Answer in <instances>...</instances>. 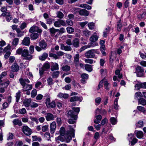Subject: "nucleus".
Here are the masks:
<instances>
[{"instance_id":"nucleus-1","label":"nucleus","mask_w":146,"mask_h":146,"mask_svg":"<svg viewBox=\"0 0 146 146\" xmlns=\"http://www.w3.org/2000/svg\"><path fill=\"white\" fill-rule=\"evenodd\" d=\"M72 110H69L68 113V115L70 117L74 118L76 120L77 118V115L80 111V108L73 107Z\"/></svg>"},{"instance_id":"nucleus-2","label":"nucleus","mask_w":146,"mask_h":146,"mask_svg":"<svg viewBox=\"0 0 146 146\" xmlns=\"http://www.w3.org/2000/svg\"><path fill=\"white\" fill-rule=\"evenodd\" d=\"M75 131V130L73 128H70L69 133L68 134H65L64 136L66 142L69 143L71 140L72 136L73 137L74 136Z\"/></svg>"},{"instance_id":"nucleus-3","label":"nucleus","mask_w":146,"mask_h":146,"mask_svg":"<svg viewBox=\"0 0 146 146\" xmlns=\"http://www.w3.org/2000/svg\"><path fill=\"white\" fill-rule=\"evenodd\" d=\"M21 55L24 58L23 59L26 60H31L33 57L32 55L29 54L28 50L26 49L23 50Z\"/></svg>"},{"instance_id":"nucleus-4","label":"nucleus","mask_w":146,"mask_h":146,"mask_svg":"<svg viewBox=\"0 0 146 146\" xmlns=\"http://www.w3.org/2000/svg\"><path fill=\"white\" fill-rule=\"evenodd\" d=\"M46 105L48 108H53L56 106V103L54 101H53L50 102V100L49 98H47L45 102Z\"/></svg>"},{"instance_id":"nucleus-5","label":"nucleus","mask_w":146,"mask_h":146,"mask_svg":"<svg viewBox=\"0 0 146 146\" xmlns=\"http://www.w3.org/2000/svg\"><path fill=\"white\" fill-rule=\"evenodd\" d=\"M135 73H136L137 76L142 77L143 75L144 69L140 66H138L136 69Z\"/></svg>"},{"instance_id":"nucleus-6","label":"nucleus","mask_w":146,"mask_h":146,"mask_svg":"<svg viewBox=\"0 0 146 146\" xmlns=\"http://www.w3.org/2000/svg\"><path fill=\"white\" fill-rule=\"evenodd\" d=\"M54 25L56 27H59L61 26H65L66 23L65 21L62 20L58 19L55 21L54 23Z\"/></svg>"},{"instance_id":"nucleus-7","label":"nucleus","mask_w":146,"mask_h":146,"mask_svg":"<svg viewBox=\"0 0 146 146\" xmlns=\"http://www.w3.org/2000/svg\"><path fill=\"white\" fill-rule=\"evenodd\" d=\"M22 131L25 135L29 136L31 135L32 133L31 129L26 125L24 126L22 128Z\"/></svg>"},{"instance_id":"nucleus-8","label":"nucleus","mask_w":146,"mask_h":146,"mask_svg":"<svg viewBox=\"0 0 146 146\" xmlns=\"http://www.w3.org/2000/svg\"><path fill=\"white\" fill-rule=\"evenodd\" d=\"M29 32L31 33H33L34 32H36L38 33H41L42 30L40 29L39 28L36 26L34 25L31 27L29 29Z\"/></svg>"},{"instance_id":"nucleus-9","label":"nucleus","mask_w":146,"mask_h":146,"mask_svg":"<svg viewBox=\"0 0 146 146\" xmlns=\"http://www.w3.org/2000/svg\"><path fill=\"white\" fill-rule=\"evenodd\" d=\"M98 44L96 43L94 44L91 43L90 44H88L87 45H85L82 46L80 49H79V51L81 52L83 51L84 50L86 49L90 48L91 47H94L98 45Z\"/></svg>"},{"instance_id":"nucleus-10","label":"nucleus","mask_w":146,"mask_h":146,"mask_svg":"<svg viewBox=\"0 0 146 146\" xmlns=\"http://www.w3.org/2000/svg\"><path fill=\"white\" fill-rule=\"evenodd\" d=\"M85 56L87 58H96L97 57H95V55L92 52L91 50L86 52L85 54Z\"/></svg>"},{"instance_id":"nucleus-11","label":"nucleus","mask_w":146,"mask_h":146,"mask_svg":"<svg viewBox=\"0 0 146 146\" xmlns=\"http://www.w3.org/2000/svg\"><path fill=\"white\" fill-rule=\"evenodd\" d=\"M80 55L77 54L74 56L73 63L74 64L76 67L78 66L79 64Z\"/></svg>"},{"instance_id":"nucleus-12","label":"nucleus","mask_w":146,"mask_h":146,"mask_svg":"<svg viewBox=\"0 0 146 146\" xmlns=\"http://www.w3.org/2000/svg\"><path fill=\"white\" fill-rule=\"evenodd\" d=\"M98 37V36L96 35V33H94L90 38V40L91 42L89 44H90L91 43L93 44L96 43L98 44L97 43L94 42L97 41Z\"/></svg>"},{"instance_id":"nucleus-13","label":"nucleus","mask_w":146,"mask_h":146,"mask_svg":"<svg viewBox=\"0 0 146 146\" xmlns=\"http://www.w3.org/2000/svg\"><path fill=\"white\" fill-rule=\"evenodd\" d=\"M50 132L51 134H53L54 133L56 127V122L55 121L52 122L50 124Z\"/></svg>"},{"instance_id":"nucleus-14","label":"nucleus","mask_w":146,"mask_h":146,"mask_svg":"<svg viewBox=\"0 0 146 146\" xmlns=\"http://www.w3.org/2000/svg\"><path fill=\"white\" fill-rule=\"evenodd\" d=\"M22 44L25 46H29L30 44V39L29 37H25L23 40Z\"/></svg>"},{"instance_id":"nucleus-15","label":"nucleus","mask_w":146,"mask_h":146,"mask_svg":"<svg viewBox=\"0 0 146 146\" xmlns=\"http://www.w3.org/2000/svg\"><path fill=\"white\" fill-rule=\"evenodd\" d=\"M79 39L78 38H75L72 41V44L75 47H78L79 46Z\"/></svg>"},{"instance_id":"nucleus-16","label":"nucleus","mask_w":146,"mask_h":146,"mask_svg":"<svg viewBox=\"0 0 146 146\" xmlns=\"http://www.w3.org/2000/svg\"><path fill=\"white\" fill-rule=\"evenodd\" d=\"M60 48L62 50H64L66 51H70L72 50L71 47L69 46H64L63 44H60Z\"/></svg>"},{"instance_id":"nucleus-17","label":"nucleus","mask_w":146,"mask_h":146,"mask_svg":"<svg viewBox=\"0 0 146 146\" xmlns=\"http://www.w3.org/2000/svg\"><path fill=\"white\" fill-rule=\"evenodd\" d=\"M69 96V94H64L60 92L57 95V97L60 98L67 99Z\"/></svg>"},{"instance_id":"nucleus-18","label":"nucleus","mask_w":146,"mask_h":146,"mask_svg":"<svg viewBox=\"0 0 146 146\" xmlns=\"http://www.w3.org/2000/svg\"><path fill=\"white\" fill-rule=\"evenodd\" d=\"M54 117L53 115L50 113H48L46 114V119L47 121L53 120L54 119Z\"/></svg>"},{"instance_id":"nucleus-19","label":"nucleus","mask_w":146,"mask_h":146,"mask_svg":"<svg viewBox=\"0 0 146 146\" xmlns=\"http://www.w3.org/2000/svg\"><path fill=\"white\" fill-rule=\"evenodd\" d=\"M31 101V98L25 99L23 102V104L25 107H29L30 106V104Z\"/></svg>"},{"instance_id":"nucleus-20","label":"nucleus","mask_w":146,"mask_h":146,"mask_svg":"<svg viewBox=\"0 0 146 146\" xmlns=\"http://www.w3.org/2000/svg\"><path fill=\"white\" fill-rule=\"evenodd\" d=\"M79 14L81 15L87 16L88 15L89 12L85 9H82L80 11Z\"/></svg>"},{"instance_id":"nucleus-21","label":"nucleus","mask_w":146,"mask_h":146,"mask_svg":"<svg viewBox=\"0 0 146 146\" xmlns=\"http://www.w3.org/2000/svg\"><path fill=\"white\" fill-rule=\"evenodd\" d=\"M32 88L31 85L26 84L23 87V91H26L31 90Z\"/></svg>"},{"instance_id":"nucleus-22","label":"nucleus","mask_w":146,"mask_h":146,"mask_svg":"<svg viewBox=\"0 0 146 146\" xmlns=\"http://www.w3.org/2000/svg\"><path fill=\"white\" fill-rule=\"evenodd\" d=\"M58 69L59 66L58 64L57 63H53L51 66V70L52 71H53L54 70H58Z\"/></svg>"},{"instance_id":"nucleus-23","label":"nucleus","mask_w":146,"mask_h":146,"mask_svg":"<svg viewBox=\"0 0 146 146\" xmlns=\"http://www.w3.org/2000/svg\"><path fill=\"white\" fill-rule=\"evenodd\" d=\"M146 16V11L143 12L141 14H139L137 16V17L139 19L141 20L145 19Z\"/></svg>"},{"instance_id":"nucleus-24","label":"nucleus","mask_w":146,"mask_h":146,"mask_svg":"<svg viewBox=\"0 0 146 146\" xmlns=\"http://www.w3.org/2000/svg\"><path fill=\"white\" fill-rule=\"evenodd\" d=\"M104 84L105 89L108 91L110 89V85L107 80H104Z\"/></svg>"},{"instance_id":"nucleus-25","label":"nucleus","mask_w":146,"mask_h":146,"mask_svg":"<svg viewBox=\"0 0 146 146\" xmlns=\"http://www.w3.org/2000/svg\"><path fill=\"white\" fill-rule=\"evenodd\" d=\"M11 69L13 71L16 72L18 70L19 67L17 63H14L11 66Z\"/></svg>"},{"instance_id":"nucleus-26","label":"nucleus","mask_w":146,"mask_h":146,"mask_svg":"<svg viewBox=\"0 0 146 146\" xmlns=\"http://www.w3.org/2000/svg\"><path fill=\"white\" fill-rule=\"evenodd\" d=\"M110 29L109 27H108L106 28L103 32V36L105 37H106L108 34L110 32Z\"/></svg>"},{"instance_id":"nucleus-27","label":"nucleus","mask_w":146,"mask_h":146,"mask_svg":"<svg viewBox=\"0 0 146 146\" xmlns=\"http://www.w3.org/2000/svg\"><path fill=\"white\" fill-rule=\"evenodd\" d=\"M39 46L42 49H44L46 48L47 44L44 41L42 40L39 42Z\"/></svg>"},{"instance_id":"nucleus-28","label":"nucleus","mask_w":146,"mask_h":146,"mask_svg":"<svg viewBox=\"0 0 146 146\" xmlns=\"http://www.w3.org/2000/svg\"><path fill=\"white\" fill-rule=\"evenodd\" d=\"M78 101H79L80 102L82 101L80 98L78 96H73L72 97L70 100V101L71 102H74Z\"/></svg>"},{"instance_id":"nucleus-29","label":"nucleus","mask_w":146,"mask_h":146,"mask_svg":"<svg viewBox=\"0 0 146 146\" xmlns=\"http://www.w3.org/2000/svg\"><path fill=\"white\" fill-rule=\"evenodd\" d=\"M13 123L14 125H18L20 126L22 125V123L21 121L19 120L18 119H15L13 121Z\"/></svg>"},{"instance_id":"nucleus-30","label":"nucleus","mask_w":146,"mask_h":146,"mask_svg":"<svg viewBox=\"0 0 146 146\" xmlns=\"http://www.w3.org/2000/svg\"><path fill=\"white\" fill-rule=\"evenodd\" d=\"M136 136L137 138L141 139L143 136V133L141 131H138L136 133Z\"/></svg>"},{"instance_id":"nucleus-31","label":"nucleus","mask_w":146,"mask_h":146,"mask_svg":"<svg viewBox=\"0 0 146 146\" xmlns=\"http://www.w3.org/2000/svg\"><path fill=\"white\" fill-rule=\"evenodd\" d=\"M48 54L46 53H44L42 55L39 56V59L41 60H44L48 57Z\"/></svg>"},{"instance_id":"nucleus-32","label":"nucleus","mask_w":146,"mask_h":146,"mask_svg":"<svg viewBox=\"0 0 146 146\" xmlns=\"http://www.w3.org/2000/svg\"><path fill=\"white\" fill-rule=\"evenodd\" d=\"M138 102L139 104L143 106L146 105V100L143 98H141L138 99Z\"/></svg>"},{"instance_id":"nucleus-33","label":"nucleus","mask_w":146,"mask_h":146,"mask_svg":"<svg viewBox=\"0 0 146 146\" xmlns=\"http://www.w3.org/2000/svg\"><path fill=\"white\" fill-rule=\"evenodd\" d=\"M122 27V25L121 22V21L120 20L117 23V28L118 31L119 32L121 31Z\"/></svg>"},{"instance_id":"nucleus-34","label":"nucleus","mask_w":146,"mask_h":146,"mask_svg":"<svg viewBox=\"0 0 146 146\" xmlns=\"http://www.w3.org/2000/svg\"><path fill=\"white\" fill-rule=\"evenodd\" d=\"M61 69L63 71L67 72L70 70V67L68 65H66L62 66V67Z\"/></svg>"},{"instance_id":"nucleus-35","label":"nucleus","mask_w":146,"mask_h":146,"mask_svg":"<svg viewBox=\"0 0 146 146\" xmlns=\"http://www.w3.org/2000/svg\"><path fill=\"white\" fill-rule=\"evenodd\" d=\"M85 68L86 70L89 72H91L92 70V65L86 64L85 66Z\"/></svg>"},{"instance_id":"nucleus-36","label":"nucleus","mask_w":146,"mask_h":146,"mask_svg":"<svg viewBox=\"0 0 146 146\" xmlns=\"http://www.w3.org/2000/svg\"><path fill=\"white\" fill-rule=\"evenodd\" d=\"M67 33L69 34H71L74 32V29L70 27H68L66 28Z\"/></svg>"},{"instance_id":"nucleus-37","label":"nucleus","mask_w":146,"mask_h":146,"mask_svg":"<svg viewBox=\"0 0 146 146\" xmlns=\"http://www.w3.org/2000/svg\"><path fill=\"white\" fill-rule=\"evenodd\" d=\"M38 36V34L37 33H32L31 35V37L33 40H35Z\"/></svg>"},{"instance_id":"nucleus-38","label":"nucleus","mask_w":146,"mask_h":146,"mask_svg":"<svg viewBox=\"0 0 146 146\" xmlns=\"http://www.w3.org/2000/svg\"><path fill=\"white\" fill-rule=\"evenodd\" d=\"M88 27L90 29H95V24L93 22H91L89 23L88 24Z\"/></svg>"},{"instance_id":"nucleus-39","label":"nucleus","mask_w":146,"mask_h":146,"mask_svg":"<svg viewBox=\"0 0 146 146\" xmlns=\"http://www.w3.org/2000/svg\"><path fill=\"white\" fill-rule=\"evenodd\" d=\"M33 141H38L39 142L40 141L42 140L41 138L40 137H38L37 136L35 135L32 137Z\"/></svg>"},{"instance_id":"nucleus-40","label":"nucleus","mask_w":146,"mask_h":146,"mask_svg":"<svg viewBox=\"0 0 146 146\" xmlns=\"http://www.w3.org/2000/svg\"><path fill=\"white\" fill-rule=\"evenodd\" d=\"M21 92L19 90L18 92L16 94L15 97L16 99V102H19L21 96Z\"/></svg>"},{"instance_id":"nucleus-41","label":"nucleus","mask_w":146,"mask_h":146,"mask_svg":"<svg viewBox=\"0 0 146 146\" xmlns=\"http://www.w3.org/2000/svg\"><path fill=\"white\" fill-rule=\"evenodd\" d=\"M80 7L86 9L88 10H90L91 9V7L90 6L86 4H81L80 5Z\"/></svg>"},{"instance_id":"nucleus-42","label":"nucleus","mask_w":146,"mask_h":146,"mask_svg":"<svg viewBox=\"0 0 146 146\" xmlns=\"http://www.w3.org/2000/svg\"><path fill=\"white\" fill-rule=\"evenodd\" d=\"M57 17L60 19H62L64 17V14L61 11H58L56 13Z\"/></svg>"},{"instance_id":"nucleus-43","label":"nucleus","mask_w":146,"mask_h":146,"mask_svg":"<svg viewBox=\"0 0 146 146\" xmlns=\"http://www.w3.org/2000/svg\"><path fill=\"white\" fill-rule=\"evenodd\" d=\"M115 74L116 75H118V78H121L122 77V75L120 73V70H116L115 72Z\"/></svg>"},{"instance_id":"nucleus-44","label":"nucleus","mask_w":146,"mask_h":146,"mask_svg":"<svg viewBox=\"0 0 146 146\" xmlns=\"http://www.w3.org/2000/svg\"><path fill=\"white\" fill-rule=\"evenodd\" d=\"M19 39L18 38H15L13 40L12 42V44L13 46H16L18 44Z\"/></svg>"},{"instance_id":"nucleus-45","label":"nucleus","mask_w":146,"mask_h":146,"mask_svg":"<svg viewBox=\"0 0 146 146\" xmlns=\"http://www.w3.org/2000/svg\"><path fill=\"white\" fill-rule=\"evenodd\" d=\"M14 136V134L12 133H9L7 137V140H11L13 138Z\"/></svg>"},{"instance_id":"nucleus-46","label":"nucleus","mask_w":146,"mask_h":146,"mask_svg":"<svg viewBox=\"0 0 146 146\" xmlns=\"http://www.w3.org/2000/svg\"><path fill=\"white\" fill-rule=\"evenodd\" d=\"M83 33L86 37H88L90 35V32L86 29L83 31Z\"/></svg>"},{"instance_id":"nucleus-47","label":"nucleus","mask_w":146,"mask_h":146,"mask_svg":"<svg viewBox=\"0 0 146 146\" xmlns=\"http://www.w3.org/2000/svg\"><path fill=\"white\" fill-rule=\"evenodd\" d=\"M110 122L112 125H115L117 123V120L114 117H111L110 118Z\"/></svg>"},{"instance_id":"nucleus-48","label":"nucleus","mask_w":146,"mask_h":146,"mask_svg":"<svg viewBox=\"0 0 146 146\" xmlns=\"http://www.w3.org/2000/svg\"><path fill=\"white\" fill-rule=\"evenodd\" d=\"M59 30L58 29H55L53 27L50 28L49 29V31L50 32L54 34L56 32L59 31Z\"/></svg>"},{"instance_id":"nucleus-49","label":"nucleus","mask_w":146,"mask_h":146,"mask_svg":"<svg viewBox=\"0 0 146 146\" xmlns=\"http://www.w3.org/2000/svg\"><path fill=\"white\" fill-rule=\"evenodd\" d=\"M142 95L141 92H136L135 95V98L138 99L139 97H142Z\"/></svg>"},{"instance_id":"nucleus-50","label":"nucleus","mask_w":146,"mask_h":146,"mask_svg":"<svg viewBox=\"0 0 146 146\" xmlns=\"http://www.w3.org/2000/svg\"><path fill=\"white\" fill-rule=\"evenodd\" d=\"M60 72L59 71L54 72L52 74V76L53 78H56L58 77Z\"/></svg>"},{"instance_id":"nucleus-51","label":"nucleus","mask_w":146,"mask_h":146,"mask_svg":"<svg viewBox=\"0 0 146 146\" xmlns=\"http://www.w3.org/2000/svg\"><path fill=\"white\" fill-rule=\"evenodd\" d=\"M60 135L62 136H64L65 135V128L63 127H62L60 129Z\"/></svg>"},{"instance_id":"nucleus-52","label":"nucleus","mask_w":146,"mask_h":146,"mask_svg":"<svg viewBox=\"0 0 146 146\" xmlns=\"http://www.w3.org/2000/svg\"><path fill=\"white\" fill-rule=\"evenodd\" d=\"M105 47H104V46H100V50L102 55L103 56H105L106 55V52H105Z\"/></svg>"},{"instance_id":"nucleus-53","label":"nucleus","mask_w":146,"mask_h":146,"mask_svg":"<svg viewBox=\"0 0 146 146\" xmlns=\"http://www.w3.org/2000/svg\"><path fill=\"white\" fill-rule=\"evenodd\" d=\"M10 82L9 81H7L6 82L3 83L1 84V85H2L3 87L4 88H6L8 86V85L9 84Z\"/></svg>"},{"instance_id":"nucleus-54","label":"nucleus","mask_w":146,"mask_h":146,"mask_svg":"<svg viewBox=\"0 0 146 146\" xmlns=\"http://www.w3.org/2000/svg\"><path fill=\"white\" fill-rule=\"evenodd\" d=\"M48 125H47L43 126L42 127V131L43 132H45L47 131L48 130Z\"/></svg>"},{"instance_id":"nucleus-55","label":"nucleus","mask_w":146,"mask_h":146,"mask_svg":"<svg viewBox=\"0 0 146 146\" xmlns=\"http://www.w3.org/2000/svg\"><path fill=\"white\" fill-rule=\"evenodd\" d=\"M54 20L51 18H49L46 20V23L48 24H51Z\"/></svg>"},{"instance_id":"nucleus-56","label":"nucleus","mask_w":146,"mask_h":146,"mask_svg":"<svg viewBox=\"0 0 146 146\" xmlns=\"http://www.w3.org/2000/svg\"><path fill=\"white\" fill-rule=\"evenodd\" d=\"M63 102L62 101H58L56 102V106L59 109L62 107Z\"/></svg>"},{"instance_id":"nucleus-57","label":"nucleus","mask_w":146,"mask_h":146,"mask_svg":"<svg viewBox=\"0 0 146 146\" xmlns=\"http://www.w3.org/2000/svg\"><path fill=\"white\" fill-rule=\"evenodd\" d=\"M36 90L35 89H34L33 90L31 93V97L32 98H34L36 96Z\"/></svg>"},{"instance_id":"nucleus-58","label":"nucleus","mask_w":146,"mask_h":146,"mask_svg":"<svg viewBox=\"0 0 146 146\" xmlns=\"http://www.w3.org/2000/svg\"><path fill=\"white\" fill-rule=\"evenodd\" d=\"M143 122L142 121H139L136 124L137 127H141L143 126Z\"/></svg>"},{"instance_id":"nucleus-59","label":"nucleus","mask_w":146,"mask_h":146,"mask_svg":"<svg viewBox=\"0 0 146 146\" xmlns=\"http://www.w3.org/2000/svg\"><path fill=\"white\" fill-rule=\"evenodd\" d=\"M101 98L100 97L96 98L95 100L96 105L97 106L99 105L101 102Z\"/></svg>"},{"instance_id":"nucleus-60","label":"nucleus","mask_w":146,"mask_h":146,"mask_svg":"<svg viewBox=\"0 0 146 146\" xmlns=\"http://www.w3.org/2000/svg\"><path fill=\"white\" fill-rule=\"evenodd\" d=\"M44 137L46 138V139L49 140L50 139V135L48 132H46L44 134Z\"/></svg>"},{"instance_id":"nucleus-61","label":"nucleus","mask_w":146,"mask_h":146,"mask_svg":"<svg viewBox=\"0 0 146 146\" xmlns=\"http://www.w3.org/2000/svg\"><path fill=\"white\" fill-rule=\"evenodd\" d=\"M6 19L7 21L8 22H9L12 19V17L10 13H9L8 15L6 16Z\"/></svg>"},{"instance_id":"nucleus-62","label":"nucleus","mask_w":146,"mask_h":146,"mask_svg":"<svg viewBox=\"0 0 146 146\" xmlns=\"http://www.w3.org/2000/svg\"><path fill=\"white\" fill-rule=\"evenodd\" d=\"M66 22L68 25L72 26L73 25V23L71 19H68L66 20Z\"/></svg>"},{"instance_id":"nucleus-63","label":"nucleus","mask_w":146,"mask_h":146,"mask_svg":"<svg viewBox=\"0 0 146 146\" xmlns=\"http://www.w3.org/2000/svg\"><path fill=\"white\" fill-rule=\"evenodd\" d=\"M85 62L86 63H88L89 64H92L93 62V60L92 59L87 58L85 59L84 60Z\"/></svg>"},{"instance_id":"nucleus-64","label":"nucleus","mask_w":146,"mask_h":146,"mask_svg":"<svg viewBox=\"0 0 146 146\" xmlns=\"http://www.w3.org/2000/svg\"><path fill=\"white\" fill-rule=\"evenodd\" d=\"M50 68V65L48 63H46L44 64L42 68L44 69H47Z\"/></svg>"}]
</instances>
